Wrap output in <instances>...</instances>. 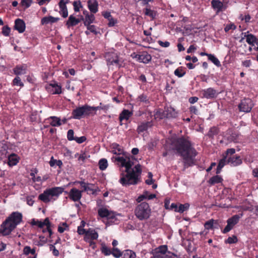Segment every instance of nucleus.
<instances>
[{
  "mask_svg": "<svg viewBox=\"0 0 258 258\" xmlns=\"http://www.w3.org/2000/svg\"><path fill=\"white\" fill-rule=\"evenodd\" d=\"M31 224L32 225H36L41 228H43L42 221H39L38 220H35L33 219L31 221Z\"/></svg>",
  "mask_w": 258,
  "mask_h": 258,
  "instance_id": "e2e57ef3",
  "label": "nucleus"
},
{
  "mask_svg": "<svg viewBox=\"0 0 258 258\" xmlns=\"http://www.w3.org/2000/svg\"><path fill=\"white\" fill-rule=\"evenodd\" d=\"M165 118H175L178 115V112L172 107H166L164 109Z\"/></svg>",
  "mask_w": 258,
  "mask_h": 258,
  "instance_id": "aec40b11",
  "label": "nucleus"
},
{
  "mask_svg": "<svg viewBox=\"0 0 258 258\" xmlns=\"http://www.w3.org/2000/svg\"><path fill=\"white\" fill-rule=\"evenodd\" d=\"M111 147H112V152L114 154L120 155L123 152V150H122L121 147L118 144H117L116 143L112 144L111 145Z\"/></svg>",
  "mask_w": 258,
  "mask_h": 258,
  "instance_id": "c85d7f7f",
  "label": "nucleus"
},
{
  "mask_svg": "<svg viewBox=\"0 0 258 258\" xmlns=\"http://www.w3.org/2000/svg\"><path fill=\"white\" fill-rule=\"evenodd\" d=\"M241 216L242 215H241V216L239 215H235L231 218L228 219L227 220V225L223 229V233H226L231 230L233 228V226L238 222L239 219Z\"/></svg>",
  "mask_w": 258,
  "mask_h": 258,
  "instance_id": "9d476101",
  "label": "nucleus"
},
{
  "mask_svg": "<svg viewBox=\"0 0 258 258\" xmlns=\"http://www.w3.org/2000/svg\"><path fill=\"white\" fill-rule=\"evenodd\" d=\"M23 253L25 255H28L29 254L34 255L35 253V250L34 248L31 249L30 246H26L24 248Z\"/></svg>",
  "mask_w": 258,
  "mask_h": 258,
  "instance_id": "a18cd8bd",
  "label": "nucleus"
},
{
  "mask_svg": "<svg viewBox=\"0 0 258 258\" xmlns=\"http://www.w3.org/2000/svg\"><path fill=\"white\" fill-rule=\"evenodd\" d=\"M74 132L73 130H69L67 133V138L69 141L75 140V138L74 136Z\"/></svg>",
  "mask_w": 258,
  "mask_h": 258,
  "instance_id": "6e6d98bb",
  "label": "nucleus"
},
{
  "mask_svg": "<svg viewBox=\"0 0 258 258\" xmlns=\"http://www.w3.org/2000/svg\"><path fill=\"white\" fill-rule=\"evenodd\" d=\"M200 94L202 98L212 99L216 97L217 91L213 88H209L201 90Z\"/></svg>",
  "mask_w": 258,
  "mask_h": 258,
  "instance_id": "9b49d317",
  "label": "nucleus"
},
{
  "mask_svg": "<svg viewBox=\"0 0 258 258\" xmlns=\"http://www.w3.org/2000/svg\"><path fill=\"white\" fill-rule=\"evenodd\" d=\"M152 126L151 121H147L141 123L138 127L137 132L138 133H142L147 131L149 127Z\"/></svg>",
  "mask_w": 258,
  "mask_h": 258,
  "instance_id": "393cba45",
  "label": "nucleus"
},
{
  "mask_svg": "<svg viewBox=\"0 0 258 258\" xmlns=\"http://www.w3.org/2000/svg\"><path fill=\"white\" fill-rule=\"evenodd\" d=\"M171 149L182 157L185 167L193 164L197 152L188 139L183 137L173 139L171 141Z\"/></svg>",
  "mask_w": 258,
  "mask_h": 258,
  "instance_id": "f257e3e1",
  "label": "nucleus"
},
{
  "mask_svg": "<svg viewBox=\"0 0 258 258\" xmlns=\"http://www.w3.org/2000/svg\"><path fill=\"white\" fill-rule=\"evenodd\" d=\"M73 118L80 119L84 116L90 115V106L85 105L74 109L72 112Z\"/></svg>",
  "mask_w": 258,
  "mask_h": 258,
  "instance_id": "423d86ee",
  "label": "nucleus"
},
{
  "mask_svg": "<svg viewBox=\"0 0 258 258\" xmlns=\"http://www.w3.org/2000/svg\"><path fill=\"white\" fill-rule=\"evenodd\" d=\"M186 249L187 251L189 253L192 252L196 250V248L192 246L191 242L190 241H188V243Z\"/></svg>",
  "mask_w": 258,
  "mask_h": 258,
  "instance_id": "052dcab7",
  "label": "nucleus"
},
{
  "mask_svg": "<svg viewBox=\"0 0 258 258\" xmlns=\"http://www.w3.org/2000/svg\"><path fill=\"white\" fill-rule=\"evenodd\" d=\"M253 106L252 101L249 98L243 99L238 105L239 110L246 113L250 112Z\"/></svg>",
  "mask_w": 258,
  "mask_h": 258,
  "instance_id": "6e6552de",
  "label": "nucleus"
},
{
  "mask_svg": "<svg viewBox=\"0 0 258 258\" xmlns=\"http://www.w3.org/2000/svg\"><path fill=\"white\" fill-rule=\"evenodd\" d=\"M77 182L80 183L81 187L83 188V189L82 190H83V192L86 191L87 193H89V192H92V193L94 192V190L92 187L93 186V184H90L88 183H86V182H85L84 181H78Z\"/></svg>",
  "mask_w": 258,
  "mask_h": 258,
  "instance_id": "a878e982",
  "label": "nucleus"
},
{
  "mask_svg": "<svg viewBox=\"0 0 258 258\" xmlns=\"http://www.w3.org/2000/svg\"><path fill=\"white\" fill-rule=\"evenodd\" d=\"M236 29V26L233 24H230L229 25H227L224 28V30L225 32H228L230 30H234Z\"/></svg>",
  "mask_w": 258,
  "mask_h": 258,
  "instance_id": "0e129e2a",
  "label": "nucleus"
},
{
  "mask_svg": "<svg viewBox=\"0 0 258 258\" xmlns=\"http://www.w3.org/2000/svg\"><path fill=\"white\" fill-rule=\"evenodd\" d=\"M19 162V158L17 155L12 154L8 157V163L9 166H13L16 165Z\"/></svg>",
  "mask_w": 258,
  "mask_h": 258,
  "instance_id": "cd10ccee",
  "label": "nucleus"
},
{
  "mask_svg": "<svg viewBox=\"0 0 258 258\" xmlns=\"http://www.w3.org/2000/svg\"><path fill=\"white\" fill-rule=\"evenodd\" d=\"M223 179L222 177L219 175H215L212 177L209 180V183L212 185L216 183H221Z\"/></svg>",
  "mask_w": 258,
  "mask_h": 258,
  "instance_id": "c9c22d12",
  "label": "nucleus"
},
{
  "mask_svg": "<svg viewBox=\"0 0 258 258\" xmlns=\"http://www.w3.org/2000/svg\"><path fill=\"white\" fill-rule=\"evenodd\" d=\"M115 160L120 164V166L125 168V171L126 172L125 174H121L119 182L124 186L137 184L140 180L142 172L141 165L138 164L133 168H131L133 163L130 158L126 157H115Z\"/></svg>",
  "mask_w": 258,
  "mask_h": 258,
  "instance_id": "f03ea898",
  "label": "nucleus"
},
{
  "mask_svg": "<svg viewBox=\"0 0 258 258\" xmlns=\"http://www.w3.org/2000/svg\"><path fill=\"white\" fill-rule=\"evenodd\" d=\"M214 220L213 219L207 221L205 224V227L206 229L209 230L213 228Z\"/></svg>",
  "mask_w": 258,
  "mask_h": 258,
  "instance_id": "8fccbe9b",
  "label": "nucleus"
},
{
  "mask_svg": "<svg viewBox=\"0 0 258 258\" xmlns=\"http://www.w3.org/2000/svg\"><path fill=\"white\" fill-rule=\"evenodd\" d=\"M101 251L105 255H109L111 254V250L105 245L102 246L101 248Z\"/></svg>",
  "mask_w": 258,
  "mask_h": 258,
  "instance_id": "864d4df0",
  "label": "nucleus"
},
{
  "mask_svg": "<svg viewBox=\"0 0 258 258\" xmlns=\"http://www.w3.org/2000/svg\"><path fill=\"white\" fill-rule=\"evenodd\" d=\"M14 28L19 33H23L25 30V23L24 21L21 19H17L15 20Z\"/></svg>",
  "mask_w": 258,
  "mask_h": 258,
  "instance_id": "6ab92c4d",
  "label": "nucleus"
},
{
  "mask_svg": "<svg viewBox=\"0 0 258 258\" xmlns=\"http://www.w3.org/2000/svg\"><path fill=\"white\" fill-rule=\"evenodd\" d=\"M58 18L53 17L49 16L43 17L41 20V24L43 25L48 24H52L57 22L59 20Z\"/></svg>",
  "mask_w": 258,
  "mask_h": 258,
  "instance_id": "b1692460",
  "label": "nucleus"
},
{
  "mask_svg": "<svg viewBox=\"0 0 258 258\" xmlns=\"http://www.w3.org/2000/svg\"><path fill=\"white\" fill-rule=\"evenodd\" d=\"M26 67L25 66H17L14 69L15 74L16 75H21L25 74L26 73Z\"/></svg>",
  "mask_w": 258,
  "mask_h": 258,
  "instance_id": "473e14b6",
  "label": "nucleus"
},
{
  "mask_svg": "<svg viewBox=\"0 0 258 258\" xmlns=\"http://www.w3.org/2000/svg\"><path fill=\"white\" fill-rule=\"evenodd\" d=\"M51 86H52V87L54 89L53 94H59L61 93V87L59 86H58L57 84H54L53 85H51Z\"/></svg>",
  "mask_w": 258,
  "mask_h": 258,
  "instance_id": "3c124183",
  "label": "nucleus"
},
{
  "mask_svg": "<svg viewBox=\"0 0 258 258\" xmlns=\"http://www.w3.org/2000/svg\"><path fill=\"white\" fill-rule=\"evenodd\" d=\"M83 190H79L78 189L73 187L70 190L69 192V197L74 202L79 201L82 196Z\"/></svg>",
  "mask_w": 258,
  "mask_h": 258,
  "instance_id": "f8f14e48",
  "label": "nucleus"
},
{
  "mask_svg": "<svg viewBox=\"0 0 258 258\" xmlns=\"http://www.w3.org/2000/svg\"><path fill=\"white\" fill-rule=\"evenodd\" d=\"M168 252L167 247L166 245H161L155 249V252L154 255H160V256L167 255Z\"/></svg>",
  "mask_w": 258,
  "mask_h": 258,
  "instance_id": "bb28decb",
  "label": "nucleus"
},
{
  "mask_svg": "<svg viewBox=\"0 0 258 258\" xmlns=\"http://www.w3.org/2000/svg\"><path fill=\"white\" fill-rule=\"evenodd\" d=\"M208 59L211 61L217 67H219L221 66L220 62L218 59L212 54L208 55Z\"/></svg>",
  "mask_w": 258,
  "mask_h": 258,
  "instance_id": "a19ab883",
  "label": "nucleus"
},
{
  "mask_svg": "<svg viewBox=\"0 0 258 258\" xmlns=\"http://www.w3.org/2000/svg\"><path fill=\"white\" fill-rule=\"evenodd\" d=\"M211 5L212 8L216 10L217 12L225 10L227 7L219 0H213L211 2Z\"/></svg>",
  "mask_w": 258,
  "mask_h": 258,
  "instance_id": "dca6fc26",
  "label": "nucleus"
},
{
  "mask_svg": "<svg viewBox=\"0 0 258 258\" xmlns=\"http://www.w3.org/2000/svg\"><path fill=\"white\" fill-rule=\"evenodd\" d=\"M136 216L140 220L148 219L151 214V209L148 203L143 202L138 205L135 210Z\"/></svg>",
  "mask_w": 258,
  "mask_h": 258,
  "instance_id": "39448f33",
  "label": "nucleus"
},
{
  "mask_svg": "<svg viewBox=\"0 0 258 258\" xmlns=\"http://www.w3.org/2000/svg\"><path fill=\"white\" fill-rule=\"evenodd\" d=\"M154 116L155 119H162L165 118L164 110H162L161 109L157 110L155 112Z\"/></svg>",
  "mask_w": 258,
  "mask_h": 258,
  "instance_id": "e433bc0d",
  "label": "nucleus"
},
{
  "mask_svg": "<svg viewBox=\"0 0 258 258\" xmlns=\"http://www.w3.org/2000/svg\"><path fill=\"white\" fill-rule=\"evenodd\" d=\"M64 191L62 187H54L45 190L42 194L38 196V199L45 203H47L52 200H55Z\"/></svg>",
  "mask_w": 258,
  "mask_h": 258,
  "instance_id": "20e7f679",
  "label": "nucleus"
},
{
  "mask_svg": "<svg viewBox=\"0 0 258 258\" xmlns=\"http://www.w3.org/2000/svg\"><path fill=\"white\" fill-rule=\"evenodd\" d=\"M108 65H115L119 67L121 66L118 56L115 53L108 52L105 55Z\"/></svg>",
  "mask_w": 258,
  "mask_h": 258,
  "instance_id": "1a4fd4ad",
  "label": "nucleus"
},
{
  "mask_svg": "<svg viewBox=\"0 0 258 258\" xmlns=\"http://www.w3.org/2000/svg\"><path fill=\"white\" fill-rule=\"evenodd\" d=\"M242 163V160L240 156L237 155H229L227 159V164L233 166H238Z\"/></svg>",
  "mask_w": 258,
  "mask_h": 258,
  "instance_id": "4468645a",
  "label": "nucleus"
},
{
  "mask_svg": "<svg viewBox=\"0 0 258 258\" xmlns=\"http://www.w3.org/2000/svg\"><path fill=\"white\" fill-rule=\"evenodd\" d=\"M136 254L135 252L131 250H126L123 252L122 258H136Z\"/></svg>",
  "mask_w": 258,
  "mask_h": 258,
  "instance_id": "4c0bfd02",
  "label": "nucleus"
},
{
  "mask_svg": "<svg viewBox=\"0 0 258 258\" xmlns=\"http://www.w3.org/2000/svg\"><path fill=\"white\" fill-rule=\"evenodd\" d=\"M88 7L91 13L95 14L98 12V4L97 0H89Z\"/></svg>",
  "mask_w": 258,
  "mask_h": 258,
  "instance_id": "5701e85b",
  "label": "nucleus"
},
{
  "mask_svg": "<svg viewBox=\"0 0 258 258\" xmlns=\"http://www.w3.org/2000/svg\"><path fill=\"white\" fill-rule=\"evenodd\" d=\"M189 205L188 204H185L183 205L180 204L178 207L177 209H175V212L179 213H183L184 211L187 210L189 208Z\"/></svg>",
  "mask_w": 258,
  "mask_h": 258,
  "instance_id": "37998d69",
  "label": "nucleus"
},
{
  "mask_svg": "<svg viewBox=\"0 0 258 258\" xmlns=\"http://www.w3.org/2000/svg\"><path fill=\"white\" fill-rule=\"evenodd\" d=\"M246 42L252 45H254V43H257L258 39L252 34H248L246 36Z\"/></svg>",
  "mask_w": 258,
  "mask_h": 258,
  "instance_id": "72a5a7b5",
  "label": "nucleus"
},
{
  "mask_svg": "<svg viewBox=\"0 0 258 258\" xmlns=\"http://www.w3.org/2000/svg\"><path fill=\"white\" fill-rule=\"evenodd\" d=\"M68 228V226L66 223H62L58 227V231L59 233H63L65 230Z\"/></svg>",
  "mask_w": 258,
  "mask_h": 258,
  "instance_id": "4d7b16f0",
  "label": "nucleus"
},
{
  "mask_svg": "<svg viewBox=\"0 0 258 258\" xmlns=\"http://www.w3.org/2000/svg\"><path fill=\"white\" fill-rule=\"evenodd\" d=\"M98 165L101 170H104L108 166L107 160L104 158L100 159L99 161Z\"/></svg>",
  "mask_w": 258,
  "mask_h": 258,
  "instance_id": "58836bf2",
  "label": "nucleus"
},
{
  "mask_svg": "<svg viewBox=\"0 0 258 258\" xmlns=\"http://www.w3.org/2000/svg\"><path fill=\"white\" fill-rule=\"evenodd\" d=\"M132 114V113L129 110L125 109L123 110L119 115V118L120 121L121 122L123 119H128Z\"/></svg>",
  "mask_w": 258,
  "mask_h": 258,
  "instance_id": "c756f323",
  "label": "nucleus"
},
{
  "mask_svg": "<svg viewBox=\"0 0 258 258\" xmlns=\"http://www.w3.org/2000/svg\"><path fill=\"white\" fill-rule=\"evenodd\" d=\"M174 75L179 78L183 77L185 74V71L182 67L178 68L174 71Z\"/></svg>",
  "mask_w": 258,
  "mask_h": 258,
  "instance_id": "79ce46f5",
  "label": "nucleus"
},
{
  "mask_svg": "<svg viewBox=\"0 0 258 258\" xmlns=\"http://www.w3.org/2000/svg\"><path fill=\"white\" fill-rule=\"evenodd\" d=\"M84 24L85 26L89 25L91 23H93L95 20V16L92 14H90L89 15L86 16V17L84 18Z\"/></svg>",
  "mask_w": 258,
  "mask_h": 258,
  "instance_id": "2f4dec72",
  "label": "nucleus"
},
{
  "mask_svg": "<svg viewBox=\"0 0 258 258\" xmlns=\"http://www.w3.org/2000/svg\"><path fill=\"white\" fill-rule=\"evenodd\" d=\"M38 172L36 168H33L31 170L30 176L32 177V179L34 182H42L46 180L48 178L47 176H44L41 178L40 176L35 177V174Z\"/></svg>",
  "mask_w": 258,
  "mask_h": 258,
  "instance_id": "412c9836",
  "label": "nucleus"
},
{
  "mask_svg": "<svg viewBox=\"0 0 258 258\" xmlns=\"http://www.w3.org/2000/svg\"><path fill=\"white\" fill-rule=\"evenodd\" d=\"M98 215L102 218L107 219H113L115 217V214L111 211H109L106 208H100L98 211Z\"/></svg>",
  "mask_w": 258,
  "mask_h": 258,
  "instance_id": "f3484780",
  "label": "nucleus"
},
{
  "mask_svg": "<svg viewBox=\"0 0 258 258\" xmlns=\"http://www.w3.org/2000/svg\"><path fill=\"white\" fill-rule=\"evenodd\" d=\"M69 0H60L59 2L58 5L60 9L59 13L63 18H67L68 16V9L66 4L69 3Z\"/></svg>",
  "mask_w": 258,
  "mask_h": 258,
  "instance_id": "2eb2a0df",
  "label": "nucleus"
},
{
  "mask_svg": "<svg viewBox=\"0 0 258 258\" xmlns=\"http://www.w3.org/2000/svg\"><path fill=\"white\" fill-rule=\"evenodd\" d=\"M86 26H87V29L88 30H89L90 31V32H92L95 34L97 33V32L96 30V28L94 25H90V24L89 25H86Z\"/></svg>",
  "mask_w": 258,
  "mask_h": 258,
  "instance_id": "338daca9",
  "label": "nucleus"
},
{
  "mask_svg": "<svg viewBox=\"0 0 258 258\" xmlns=\"http://www.w3.org/2000/svg\"><path fill=\"white\" fill-rule=\"evenodd\" d=\"M74 9L75 12H79L80 8L82 7L80 1H75L73 3Z\"/></svg>",
  "mask_w": 258,
  "mask_h": 258,
  "instance_id": "de8ad7c7",
  "label": "nucleus"
},
{
  "mask_svg": "<svg viewBox=\"0 0 258 258\" xmlns=\"http://www.w3.org/2000/svg\"><path fill=\"white\" fill-rule=\"evenodd\" d=\"M82 20H84L83 16H81L80 18H76L73 15H71L66 22V25L68 28H70L78 25Z\"/></svg>",
  "mask_w": 258,
  "mask_h": 258,
  "instance_id": "ddd939ff",
  "label": "nucleus"
},
{
  "mask_svg": "<svg viewBox=\"0 0 258 258\" xmlns=\"http://www.w3.org/2000/svg\"><path fill=\"white\" fill-rule=\"evenodd\" d=\"M86 138L84 136H82L81 137H76L75 139V141H76L78 143L81 144L83 143L85 140Z\"/></svg>",
  "mask_w": 258,
  "mask_h": 258,
  "instance_id": "774afa93",
  "label": "nucleus"
},
{
  "mask_svg": "<svg viewBox=\"0 0 258 258\" xmlns=\"http://www.w3.org/2000/svg\"><path fill=\"white\" fill-rule=\"evenodd\" d=\"M237 241V238L236 236H232V237H229L226 240V242L229 243V244L235 243Z\"/></svg>",
  "mask_w": 258,
  "mask_h": 258,
  "instance_id": "13d9d810",
  "label": "nucleus"
},
{
  "mask_svg": "<svg viewBox=\"0 0 258 258\" xmlns=\"http://www.w3.org/2000/svg\"><path fill=\"white\" fill-rule=\"evenodd\" d=\"M144 13L145 15L149 16L152 19H155L157 15V13L156 11L148 8L145 9Z\"/></svg>",
  "mask_w": 258,
  "mask_h": 258,
  "instance_id": "7c9ffc66",
  "label": "nucleus"
},
{
  "mask_svg": "<svg viewBox=\"0 0 258 258\" xmlns=\"http://www.w3.org/2000/svg\"><path fill=\"white\" fill-rule=\"evenodd\" d=\"M173 255V253L170 252H168L167 255H163L162 256H160V255H153L150 258H172V256Z\"/></svg>",
  "mask_w": 258,
  "mask_h": 258,
  "instance_id": "09e8293b",
  "label": "nucleus"
},
{
  "mask_svg": "<svg viewBox=\"0 0 258 258\" xmlns=\"http://www.w3.org/2000/svg\"><path fill=\"white\" fill-rule=\"evenodd\" d=\"M235 153V150L230 148L227 150L225 154L223 155V158L220 160L217 168L216 173H220L222 168L227 163V159L229 155H232Z\"/></svg>",
  "mask_w": 258,
  "mask_h": 258,
  "instance_id": "0eeeda50",
  "label": "nucleus"
},
{
  "mask_svg": "<svg viewBox=\"0 0 258 258\" xmlns=\"http://www.w3.org/2000/svg\"><path fill=\"white\" fill-rule=\"evenodd\" d=\"M11 31L10 28L8 26H4L2 29V34L5 36H8Z\"/></svg>",
  "mask_w": 258,
  "mask_h": 258,
  "instance_id": "680f3d73",
  "label": "nucleus"
},
{
  "mask_svg": "<svg viewBox=\"0 0 258 258\" xmlns=\"http://www.w3.org/2000/svg\"><path fill=\"white\" fill-rule=\"evenodd\" d=\"M43 224V227L44 226H46L47 227V230L49 234V236L50 237L51 235L52 234V230L50 228L51 227V223L49 222V219L46 218L45 219L43 222H42Z\"/></svg>",
  "mask_w": 258,
  "mask_h": 258,
  "instance_id": "ea45409f",
  "label": "nucleus"
},
{
  "mask_svg": "<svg viewBox=\"0 0 258 258\" xmlns=\"http://www.w3.org/2000/svg\"><path fill=\"white\" fill-rule=\"evenodd\" d=\"M13 84L14 85L23 87L24 86L23 83L21 82V79L19 77H16L13 80Z\"/></svg>",
  "mask_w": 258,
  "mask_h": 258,
  "instance_id": "603ef678",
  "label": "nucleus"
},
{
  "mask_svg": "<svg viewBox=\"0 0 258 258\" xmlns=\"http://www.w3.org/2000/svg\"><path fill=\"white\" fill-rule=\"evenodd\" d=\"M98 237V234L97 232L92 229H89L87 230L86 233L84 237V240L86 241H88L90 240H95Z\"/></svg>",
  "mask_w": 258,
  "mask_h": 258,
  "instance_id": "a211bd4d",
  "label": "nucleus"
},
{
  "mask_svg": "<svg viewBox=\"0 0 258 258\" xmlns=\"http://www.w3.org/2000/svg\"><path fill=\"white\" fill-rule=\"evenodd\" d=\"M137 100L138 101L144 102L145 103H148L149 102L148 97L144 94H142L139 95L138 97Z\"/></svg>",
  "mask_w": 258,
  "mask_h": 258,
  "instance_id": "c03bdc74",
  "label": "nucleus"
},
{
  "mask_svg": "<svg viewBox=\"0 0 258 258\" xmlns=\"http://www.w3.org/2000/svg\"><path fill=\"white\" fill-rule=\"evenodd\" d=\"M32 3V0H22L21 5L25 7V9L29 8Z\"/></svg>",
  "mask_w": 258,
  "mask_h": 258,
  "instance_id": "5fc2aeb1",
  "label": "nucleus"
},
{
  "mask_svg": "<svg viewBox=\"0 0 258 258\" xmlns=\"http://www.w3.org/2000/svg\"><path fill=\"white\" fill-rule=\"evenodd\" d=\"M152 56L147 52H143L138 56V61L144 63H147L151 60Z\"/></svg>",
  "mask_w": 258,
  "mask_h": 258,
  "instance_id": "4be33fe9",
  "label": "nucleus"
},
{
  "mask_svg": "<svg viewBox=\"0 0 258 258\" xmlns=\"http://www.w3.org/2000/svg\"><path fill=\"white\" fill-rule=\"evenodd\" d=\"M22 220V215L18 212H13L4 221L1 226V233L3 235H9Z\"/></svg>",
  "mask_w": 258,
  "mask_h": 258,
  "instance_id": "7ed1b4c3",
  "label": "nucleus"
},
{
  "mask_svg": "<svg viewBox=\"0 0 258 258\" xmlns=\"http://www.w3.org/2000/svg\"><path fill=\"white\" fill-rule=\"evenodd\" d=\"M158 43L163 47H168L170 45V43L168 41L163 42L161 40L158 41Z\"/></svg>",
  "mask_w": 258,
  "mask_h": 258,
  "instance_id": "69168bd1",
  "label": "nucleus"
},
{
  "mask_svg": "<svg viewBox=\"0 0 258 258\" xmlns=\"http://www.w3.org/2000/svg\"><path fill=\"white\" fill-rule=\"evenodd\" d=\"M49 119H51L52 120L50 124L52 126H59L62 124L60 119L57 117L51 116Z\"/></svg>",
  "mask_w": 258,
  "mask_h": 258,
  "instance_id": "f704fd0d",
  "label": "nucleus"
},
{
  "mask_svg": "<svg viewBox=\"0 0 258 258\" xmlns=\"http://www.w3.org/2000/svg\"><path fill=\"white\" fill-rule=\"evenodd\" d=\"M34 198V196H27L26 197V202H27V204L28 205H29L30 206H33V205L34 204V201L33 200Z\"/></svg>",
  "mask_w": 258,
  "mask_h": 258,
  "instance_id": "bf43d9fd",
  "label": "nucleus"
},
{
  "mask_svg": "<svg viewBox=\"0 0 258 258\" xmlns=\"http://www.w3.org/2000/svg\"><path fill=\"white\" fill-rule=\"evenodd\" d=\"M111 254L116 258H119L122 255L121 251L117 248H114L113 249Z\"/></svg>",
  "mask_w": 258,
  "mask_h": 258,
  "instance_id": "49530a36",
  "label": "nucleus"
}]
</instances>
